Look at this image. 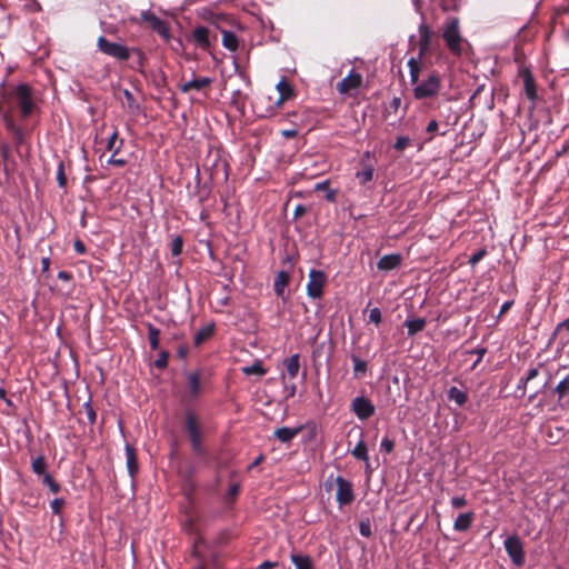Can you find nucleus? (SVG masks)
Segmentation results:
<instances>
[{
    "label": "nucleus",
    "instance_id": "nucleus-1",
    "mask_svg": "<svg viewBox=\"0 0 569 569\" xmlns=\"http://www.w3.org/2000/svg\"><path fill=\"white\" fill-rule=\"evenodd\" d=\"M9 97L20 110L22 118L31 116L37 108L34 91L29 84H18L10 92Z\"/></svg>",
    "mask_w": 569,
    "mask_h": 569
},
{
    "label": "nucleus",
    "instance_id": "nucleus-2",
    "mask_svg": "<svg viewBox=\"0 0 569 569\" xmlns=\"http://www.w3.org/2000/svg\"><path fill=\"white\" fill-rule=\"evenodd\" d=\"M413 97L418 100L435 98L441 89L440 77L432 72L427 79L413 83Z\"/></svg>",
    "mask_w": 569,
    "mask_h": 569
},
{
    "label": "nucleus",
    "instance_id": "nucleus-3",
    "mask_svg": "<svg viewBox=\"0 0 569 569\" xmlns=\"http://www.w3.org/2000/svg\"><path fill=\"white\" fill-rule=\"evenodd\" d=\"M442 37L446 41L448 49L453 54L459 56L462 51V47H461L462 38L460 34V30H459L458 18H449L447 20Z\"/></svg>",
    "mask_w": 569,
    "mask_h": 569
},
{
    "label": "nucleus",
    "instance_id": "nucleus-4",
    "mask_svg": "<svg viewBox=\"0 0 569 569\" xmlns=\"http://www.w3.org/2000/svg\"><path fill=\"white\" fill-rule=\"evenodd\" d=\"M98 48L104 54L120 61H127L131 57L130 48L118 42H111L104 37L98 39Z\"/></svg>",
    "mask_w": 569,
    "mask_h": 569
},
{
    "label": "nucleus",
    "instance_id": "nucleus-5",
    "mask_svg": "<svg viewBox=\"0 0 569 569\" xmlns=\"http://www.w3.org/2000/svg\"><path fill=\"white\" fill-rule=\"evenodd\" d=\"M184 428L189 435L193 452L197 455H201V430L197 417L192 411L186 412Z\"/></svg>",
    "mask_w": 569,
    "mask_h": 569
},
{
    "label": "nucleus",
    "instance_id": "nucleus-6",
    "mask_svg": "<svg viewBox=\"0 0 569 569\" xmlns=\"http://www.w3.org/2000/svg\"><path fill=\"white\" fill-rule=\"evenodd\" d=\"M327 282V274L321 270L311 269L307 283V293L312 299H320L323 295V287Z\"/></svg>",
    "mask_w": 569,
    "mask_h": 569
},
{
    "label": "nucleus",
    "instance_id": "nucleus-7",
    "mask_svg": "<svg viewBox=\"0 0 569 569\" xmlns=\"http://www.w3.org/2000/svg\"><path fill=\"white\" fill-rule=\"evenodd\" d=\"M503 546L511 561L517 567L522 566L525 562V551L520 539L517 536H510L505 540Z\"/></svg>",
    "mask_w": 569,
    "mask_h": 569
},
{
    "label": "nucleus",
    "instance_id": "nucleus-8",
    "mask_svg": "<svg viewBox=\"0 0 569 569\" xmlns=\"http://www.w3.org/2000/svg\"><path fill=\"white\" fill-rule=\"evenodd\" d=\"M335 481L337 486V502L340 507L350 505L355 500L352 483L340 476H338Z\"/></svg>",
    "mask_w": 569,
    "mask_h": 569
},
{
    "label": "nucleus",
    "instance_id": "nucleus-9",
    "mask_svg": "<svg viewBox=\"0 0 569 569\" xmlns=\"http://www.w3.org/2000/svg\"><path fill=\"white\" fill-rule=\"evenodd\" d=\"M279 97L274 102V106L267 110L266 113H261L260 117H271L274 113V110L283 104L284 101L291 99L295 96V91L292 86L282 78L276 86Z\"/></svg>",
    "mask_w": 569,
    "mask_h": 569
},
{
    "label": "nucleus",
    "instance_id": "nucleus-10",
    "mask_svg": "<svg viewBox=\"0 0 569 569\" xmlns=\"http://www.w3.org/2000/svg\"><path fill=\"white\" fill-rule=\"evenodd\" d=\"M351 410L360 420H366L375 413V406L365 397H356L351 402Z\"/></svg>",
    "mask_w": 569,
    "mask_h": 569
},
{
    "label": "nucleus",
    "instance_id": "nucleus-11",
    "mask_svg": "<svg viewBox=\"0 0 569 569\" xmlns=\"http://www.w3.org/2000/svg\"><path fill=\"white\" fill-rule=\"evenodd\" d=\"M143 21L148 22L150 27L161 37L169 38V29L163 20L158 18L153 12L147 10L141 12Z\"/></svg>",
    "mask_w": 569,
    "mask_h": 569
},
{
    "label": "nucleus",
    "instance_id": "nucleus-12",
    "mask_svg": "<svg viewBox=\"0 0 569 569\" xmlns=\"http://www.w3.org/2000/svg\"><path fill=\"white\" fill-rule=\"evenodd\" d=\"M362 83V76L353 69L338 84L337 90L340 93H348L351 90L358 89Z\"/></svg>",
    "mask_w": 569,
    "mask_h": 569
},
{
    "label": "nucleus",
    "instance_id": "nucleus-13",
    "mask_svg": "<svg viewBox=\"0 0 569 569\" xmlns=\"http://www.w3.org/2000/svg\"><path fill=\"white\" fill-rule=\"evenodd\" d=\"M213 80L209 77H193L191 80L179 84V89L188 93L192 90L203 91L212 84Z\"/></svg>",
    "mask_w": 569,
    "mask_h": 569
},
{
    "label": "nucleus",
    "instance_id": "nucleus-14",
    "mask_svg": "<svg viewBox=\"0 0 569 569\" xmlns=\"http://www.w3.org/2000/svg\"><path fill=\"white\" fill-rule=\"evenodd\" d=\"M519 77L523 81V88H525V93H526L527 98L532 102L536 101L537 89H536L535 78H533L531 71L528 68H520Z\"/></svg>",
    "mask_w": 569,
    "mask_h": 569
},
{
    "label": "nucleus",
    "instance_id": "nucleus-15",
    "mask_svg": "<svg viewBox=\"0 0 569 569\" xmlns=\"http://www.w3.org/2000/svg\"><path fill=\"white\" fill-rule=\"evenodd\" d=\"M432 30L426 23L419 27V57L426 56L431 50Z\"/></svg>",
    "mask_w": 569,
    "mask_h": 569
},
{
    "label": "nucleus",
    "instance_id": "nucleus-16",
    "mask_svg": "<svg viewBox=\"0 0 569 569\" xmlns=\"http://www.w3.org/2000/svg\"><path fill=\"white\" fill-rule=\"evenodd\" d=\"M187 389L190 398H197L200 395V380L202 372L200 370L188 371L184 373Z\"/></svg>",
    "mask_w": 569,
    "mask_h": 569
},
{
    "label": "nucleus",
    "instance_id": "nucleus-17",
    "mask_svg": "<svg viewBox=\"0 0 569 569\" xmlns=\"http://www.w3.org/2000/svg\"><path fill=\"white\" fill-rule=\"evenodd\" d=\"M402 256L400 253H390L381 257L377 262V267L381 271H391L400 267Z\"/></svg>",
    "mask_w": 569,
    "mask_h": 569
},
{
    "label": "nucleus",
    "instance_id": "nucleus-18",
    "mask_svg": "<svg viewBox=\"0 0 569 569\" xmlns=\"http://www.w3.org/2000/svg\"><path fill=\"white\" fill-rule=\"evenodd\" d=\"M302 427L289 428L282 427L274 430L273 436L280 442L287 443L290 442L300 431Z\"/></svg>",
    "mask_w": 569,
    "mask_h": 569
},
{
    "label": "nucleus",
    "instance_id": "nucleus-19",
    "mask_svg": "<svg viewBox=\"0 0 569 569\" xmlns=\"http://www.w3.org/2000/svg\"><path fill=\"white\" fill-rule=\"evenodd\" d=\"M286 373L290 379H295L298 376L300 369V355L295 353L283 360Z\"/></svg>",
    "mask_w": 569,
    "mask_h": 569
},
{
    "label": "nucleus",
    "instance_id": "nucleus-20",
    "mask_svg": "<svg viewBox=\"0 0 569 569\" xmlns=\"http://www.w3.org/2000/svg\"><path fill=\"white\" fill-rule=\"evenodd\" d=\"M422 58L423 57H419V56L411 57L407 62V66L409 68L411 84L417 83V81L419 80V76L422 70Z\"/></svg>",
    "mask_w": 569,
    "mask_h": 569
},
{
    "label": "nucleus",
    "instance_id": "nucleus-21",
    "mask_svg": "<svg viewBox=\"0 0 569 569\" xmlns=\"http://www.w3.org/2000/svg\"><path fill=\"white\" fill-rule=\"evenodd\" d=\"M475 519V513L472 511L460 513L453 522V529L456 531H467Z\"/></svg>",
    "mask_w": 569,
    "mask_h": 569
},
{
    "label": "nucleus",
    "instance_id": "nucleus-22",
    "mask_svg": "<svg viewBox=\"0 0 569 569\" xmlns=\"http://www.w3.org/2000/svg\"><path fill=\"white\" fill-rule=\"evenodd\" d=\"M290 281V274L287 271H279L273 281V290L278 297H283L284 288Z\"/></svg>",
    "mask_w": 569,
    "mask_h": 569
},
{
    "label": "nucleus",
    "instance_id": "nucleus-23",
    "mask_svg": "<svg viewBox=\"0 0 569 569\" xmlns=\"http://www.w3.org/2000/svg\"><path fill=\"white\" fill-rule=\"evenodd\" d=\"M126 458H127V468H128L129 475L133 478L138 471V461H137L136 450L129 443L126 445Z\"/></svg>",
    "mask_w": 569,
    "mask_h": 569
},
{
    "label": "nucleus",
    "instance_id": "nucleus-24",
    "mask_svg": "<svg viewBox=\"0 0 569 569\" xmlns=\"http://www.w3.org/2000/svg\"><path fill=\"white\" fill-rule=\"evenodd\" d=\"M373 172H375L373 164L370 162H366L363 159L362 160V170H360L356 173V178L359 180L360 184H366L367 182L372 180Z\"/></svg>",
    "mask_w": 569,
    "mask_h": 569
},
{
    "label": "nucleus",
    "instance_id": "nucleus-25",
    "mask_svg": "<svg viewBox=\"0 0 569 569\" xmlns=\"http://www.w3.org/2000/svg\"><path fill=\"white\" fill-rule=\"evenodd\" d=\"M290 559L296 569H313V562L307 555L292 552Z\"/></svg>",
    "mask_w": 569,
    "mask_h": 569
},
{
    "label": "nucleus",
    "instance_id": "nucleus-26",
    "mask_svg": "<svg viewBox=\"0 0 569 569\" xmlns=\"http://www.w3.org/2000/svg\"><path fill=\"white\" fill-rule=\"evenodd\" d=\"M427 325L426 319L423 318H413L407 319L405 321V327L408 330V336H415L416 333L422 331Z\"/></svg>",
    "mask_w": 569,
    "mask_h": 569
},
{
    "label": "nucleus",
    "instance_id": "nucleus-27",
    "mask_svg": "<svg viewBox=\"0 0 569 569\" xmlns=\"http://www.w3.org/2000/svg\"><path fill=\"white\" fill-rule=\"evenodd\" d=\"M193 39L194 41L202 48H208L210 44L209 41V30L206 27H197L193 32Z\"/></svg>",
    "mask_w": 569,
    "mask_h": 569
},
{
    "label": "nucleus",
    "instance_id": "nucleus-28",
    "mask_svg": "<svg viewBox=\"0 0 569 569\" xmlns=\"http://www.w3.org/2000/svg\"><path fill=\"white\" fill-rule=\"evenodd\" d=\"M448 399L455 401L459 407H462L468 401V395L466 391H462L457 387H451L448 390Z\"/></svg>",
    "mask_w": 569,
    "mask_h": 569
},
{
    "label": "nucleus",
    "instance_id": "nucleus-29",
    "mask_svg": "<svg viewBox=\"0 0 569 569\" xmlns=\"http://www.w3.org/2000/svg\"><path fill=\"white\" fill-rule=\"evenodd\" d=\"M351 455L358 460L366 461V462L369 461L368 448L362 438L358 441L356 447L351 450Z\"/></svg>",
    "mask_w": 569,
    "mask_h": 569
},
{
    "label": "nucleus",
    "instance_id": "nucleus-30",
    "mask_svg": "<svg viewBox=\"0 0 569 569\" xmlns=\"http://www.w3.org/2000/svg\"><path fill=\"white\" fill-rule=\"evenodd\" d=\"M222 44L230 51L238 49V38L231 31H222Z\"/></svg>",
    "mask_w": 569,
    "mask_h": 569
},
{
    "label": "nucleus",
    "instance_id": "nucleus-31",
    "mask_svg": "<svg viewBox=\"0 0 569 569\" xmlns=\"http://www.w3.org/2000/svg\"><path fill=\"white\" fill-rule=\"evenodd\" d=\"M242 372L246 376L257 375L261 377L266 375L267 370L263 368L260 360H256L251 366L243 367Z\"/></svg>",
    "mask_w": 569,
    "mask_h": 569
},
{
    "label": "nucleus",
    "instance_id": "nucleus-32",
    "mask_svg": "<svg viewBox=\"0 0 569 569\" xmlns=\"http://www.w3.org/2000/svg\"><path fill=\"white\" fill-rule=\"evenodd\" d=\"M160 330L152 325H148V339L150 348L157 350L159 348Z\"/></svg>",
    "mask_w": 569,
    "mask_h": 569
},
{
    "label": "nucleus",
    "instance_id": "nucleus-33",
    "mask_svg": "<svg viewBox=\"0 0 569 569\" xmlns=\"http://www.w3.org/2000/svg\"><path fill=\"white\" fill-rule=\"evenodd\" d=\"M32 471L38 475L42 476L47 472V462L43 456H38L32 460L31 463Z\"/></svg>",
    "mask_w": 569,
    "mask_h": 569
},
{
    "label": "nucleus",
    "instance_id": "nucleus-34",
    "mask_svg": "<svg viewBox=\"0 0 569 569\" xmlns=\"http://www.w3.org/2000/svg\"><path fill=\"white\" fill-rule=\"evenodd\" d=\"M212 333H213L212 326H207V327L201 328L194 336V345L196 346L201 345L206 339L211 337Z\"/></svg>",
    "mask_w": 569,
    "mask_h": 569
},
{
    "label": "nucleus",
    "instance_id": "nucleus-35",
    "mask_svg": "<svg viewBox=\"0 0 569 569\" xmlns=\"http://www.w3.org/2000/svg\"><path fill=\"white\" fill-rule=\"evenodd\" d=\"M42 477V483L47 486L52 493H58L61 489L60 485L53 480L50 473L46 472Z\"/></svg>",
    "mask_w": 569,
    "mask_h": 569
},
{
    "label": "nucleus",
    "instance_id": "nucleus-36",
    "mask_svg": "<svg viewBox=\"0 0 569 569\" xmlns=\"http://www.w3.org/2000/svg\"><path fill=\"white\" fill-rule=\"evenodd\" d=\"M315 190H317V191L326 190L327 191V194H326L327 200L331 201V202H333L336 200V191L329 189V182L328 181L318 182L315 186Z\"/></svg>",
    "mask_w": 569,
    "mask_h": 569
},
{
    "label": "nucleus",
    "instance_id": "nucleus-37",
    "mask_svg": "<svg viewBox=\"0 0 569 569\" xmlns=\"http://www.w3.org/2000/svg\"><path fill=\"white\" fill-rule=\"evenodd\" d=\"M182 248H183V240H182L181 236H176L171 242L172 256L178 257L179 254H181Z\"/></svg>",
    "mask_w": 569,
    "mask_h": 569
},
{
    "label": "nucleus",
    "instance_id": "nucleus-38",
    "mask_svg": "<svg viewBox=\"0 0 569 569\" xmlns=\"http://www.w3.org/2000/svg\"><path fill=\"white\" fill-rule=\"evenodd\" d=\"M57 181L60 188L67 186V176L64 173V163L61 161L57 169Z\"/></svg>",
    "mask_w": 569,
    "mask_h": 569
},
{
    "label": "nucleus",
    "instance_id": "nucleus-39",
    "mask_svg": "<svg viewBox=\"0 0 569 569\" xmlns=\"http://www.w3.org/2000/svg\"><path fill=\"white\" fill-rule=\"evenodd\" d=\"M353 370L356 373H363L367 370V362L358 358L357 356H352Z\"/></svg>",
    "mask_w": 569,
    "mask_h": 569
},
{
    "label": "nucleus",
    "instance_id": "nucleus-40",
    "mask_svg": "<svg viewBox=\"0 0 569 569\" xmlns=\"http://www.w3.org/2000/svg\"><path fill=\"white\" fill-rule=\"evenodd\" d=\"M83 409L87 413V418H88L89 422L91 425H93L96 422L97 413H96L94 409L92 408L91 402L90 401L84 402Z\"/></svg>",
    "mask_w": 569,
    "mask_h": 569
},
{
    "label": "nucleus",
    "instance_id": "nucleus-41",
    "mask_svg": "<svg viewBox=\"0 0 569 569\" xmlns=\"http://www.w3.org/2000/svg\"><path fill=\"white\" fill-rule=\"evenodd\" d=\"M410 144V139L408 137H398L396 142L393 143V148L397 151H403Z\"/></svg>",
    "mask_w": 569,
    "mask_h": 569
},
{
    "label": "nucleus",
    "instance_id": "nucleus-42",
    "mask_svg": "<svg viewBox=\"0 0 569 569\" xmlns=\"http://www.w3.org/2000/svg\"><path fill=\"white\" fill-rule=\"evenodd\" d=\"M380 448L382 451L390 453V452H392V450L395 448V441L392 439H390L389 437H385V438H382V440L380 442Z\"/></svg>",
    "mask_w": 569,
    "mask_h": 569
},
{
    "label": "nucleus",
    "instance_id": "nucleus-43",
    "mask_svg": "<svg viewBox=\"0 0 569 569\" xmlns=\"http://www.w3.org/2000/svg\"><path fill=\"white\" fill-rule=\"evenodd\" d=\"M359 532L361 536L367 538L372 535L371 525L369 520H365L359 523Z\"/></svg>",
    "mask_w": 569,
    "mask_h": 569
},
{
    "label": "nucleus",
    "instance_id": "nucleus-44",
    "mask_svg": "<svg viewBox=\"0 0 569 569\" xmlns=\"http://www.w3.org/2000/svg\"><path fill=\"white\" fill-rule=\"evenodd\" d=\"M123 96L126 98V102H127L128 108H130V109H139V106L136 103V99H134L132 92H130L128 89H124L123 90Z\"/></svg>",
    "mask_w": 569,
    "mask_h": 569
},
{
    "label": "nucleus",
    "instance_id": "nucleus-45",
    "mask_svg": "<svg viewBox=\"0 0 569 569\" xmlns=\"http://www.w3.org/2000/svg\"><path fill=\"white\" fill-rule=\"evenodd\" d=\"M169 353L162 351L159 358L154 361V366L159 369H164L168 366Z\"/></svg>",
    "mask_w": 569,
    "mask_h": 569
},
{
    "label": "nucleus",
    "instance_id": "nucleus-46",
    "mask_svg": "<svg viewBox=\"0 0 569 569\" xmlns=\"http://www.w3.org/2000/svg\"><path fill=\"white\" fill-rule=\"evenodd\" d=\"M64 506V500L62 498H56L50 502V507L53 513L58 515L62 507Z\"/></svg>",
    "mask_w": 569,
    "mask_h": 569
},
{
    "label": "nucleus",
    "instance_id": "nucleus-47",
    "mask_svg": "<svg viewBox=\"0 0 569 569\" xmlns=\"http://www.w3.org/2000/svg\"><path fill=\"white\" fill-rule=\"evenodd\" d=\"M369 321L376 325L381 322V311L379 308H372L369 313Z\"/></svg>",
    "mask_w": 569,
    "mask_h": 569
},
{
    "label": "nucleus",
    "instance_id": "nucleus-48",
    "mask_svg": "<svg viewBox=\"0 0 569 569\" xmlns=\"http://www.w3.org/2000/svg\"><path fill=\"white\" fill-rule=\"evenodd\" d=\"M131 54L137 57V69H141L144 64V54L140 49H131Z\"/></svg>",
    "mask_w": 569,
    "mask_h": 569
},
{
    "label": "nucleus",
    "instance_id": "nucleus-49",
    "mask_svg": "<svg viewBox=\"0 0 569 569\" xmlns=\"http://www.w3.org/2000/svg\"><path fill=\"white\" fill-rule=\"evenodd\" d=\"M486 352H487L486 348H476V349L469 351V353L477 355V360L475 361V363L471 367L472 370L476 369V367L482 360Z\"/></svg>",
    "mask_w": 569,
    "mask_h": 569
},
{
    "label": "nucleus",
    "instance_id": "nucleus-50",
    "mask_svg": "<svg viewBox=\"0 0 569 569\" xmlns=\"http://www.w3.org/2000/svg\"><path fill=\"white\" fill-rule=\"evenodd\" d=\"M486 250L485 249H480L478 250L477 252H475L470 258H469V263L471 266H476L480 260H482V258L486 256Z\"/></svg>",
    "mask_w": 569,
    "mask_h": 569
},
{
    "label": "nucleus",
    "instance_id": "nucleus-51",
    "mask_svg": "<svg viewBox=\"0 0 569 569\" xmlns=\"http://www.w3.org/2000/svg\"><path fill=\"white\" fill-rule=\"evenodd\" d=\"M450 502L452 508L459 509L467 505V499L463 496H457L452 497Z\"/></svg>",
    "mask_w": 569,
    "mask_h": 569
},
{
    "label": "nucleus",
    "instance_id": "nucleus-52",
    "mask_svg": "<svg viewBox=\"0 0 569 569\" xmlns=\"http://www.w3.org/2000/svg\"><path fill=\"white\" fill-rule=\"evenodd\" d=\"M12 134H13L14 141L18 144L23 142L24 136H23V131L20 127H13Z\"/></svg>",
    "mask_w": 569,
    "mask_h": 569
},
{
    "label": "nucleus",
    "instance_id": "nucleus-53",
    "mask_svg": "<svg viewBox=\"0 0 569 569\" xmlns=\"http://www.w3.org/2000/svg\"><path fill=\"white\" fill-rule=\"evenodd\" d=\"M117 137H118V133H117V131H114V132L110 136V138H109V140H108V146H107V147H108V150H113V152H114V153H117V152L119 151V148H120V147H116V146H114V144H116Z\"/></svg>",
    "mask_w": 569,
    "mask_h": 569
},
{
    "label": "nucleus",
    "instance_id": "nucleus-54",
    "mask_svg": "<svg viewBox=\"0 0 569 569\" xmlns=\"http://www.w3.org/2000/svg\"><path fill=\"white\" fill-rule=\"evenodd\" d=\"M538 375H539V368H531V369H529L528 372H527V376L525 377V385H528Z\"/></svg>",
    "mask_w": 569,
    "mask_h": 569
},
{
    "label": "nucleus",
    "instance_id": "nucleus-55",
    "mask_svg": "<svg viewBox=\"0 0 569 569\" xmlns=\"http://www.w3.org/2000/svg\"><path fill=\"white\" fill-rule=\"evenodd\" d=\"M0 399L4 401V403L7 405L8 408H14V405L11 401V399H9L7 397V391L1 387H0Z\"/></svg>",
    "mask_w": 569,
    "mask_h": 569
},
{
    "label": "nucleus",
    "instance_id": "nucleus-56",
    "mask_svg": "<svg viewBox=\"0 0 569 569\" xmlns=\"http://www.w3.org/2000/svg\"><path fill=\"white\" fill-rule=\"evenodd\" d=\"M74 250L79 254H83L86 252V246L81 240H76L73 243Z\"/></svg>",
    "mask_w": 569,
    "mask_h": 569
},
{
    "label": "nucleus",
    "instance_id": "nucleus-57",
    "mask_svg": "<svg viewBox=\"0 0 569 569\" xmlns=\"http://www.w3.org/2000/svg\"><path fill=\"white\" fill-rule=\"evenodd\" d=\"M306 212H307V208L303 204H298L295 208L293 217H295V219H298L301 216H303Z\"/></svg>",
    "mask_w": 569,
    "mask_h": 569
},
{
    "label": "nucleus",
    "instance_id": "nucleus-58",
    "mask_svg": "<svg viewBox=\"0 0 569 569\" xmlns=\"http://www.w3.org/2000/svg\"><path fill=\"white\" fill-rule=\"evenodd\" d=\"M108 163L114 164V166H119V167H123L126 164V160L124 159L116 158V153L113 152L111 158L108 160Z\"/></svg>",
    "mask_w": 569,
    "mask_h": 569
},
{
    "label": "nucleus",
    "instance_id": "nucleus-59",
    "mask_svg": "<svg viewBox=\"0 0 569 569\" xmlns=\"http://www.w3.org/2000/svg\"><path fill=\"white\" fill-rule=\"evenodd\" d=\"M438 127H439V126H438L437 120H435V119H433V120H431V121L428 123V126H427V128H426V131H427L428 133H435V132L438 130Z\"/></svg>",
    "mask_w": 569,
    "mask_h": 569
},
{
    "label": "nucleus",
    "instance_id": "nucleus-60",
    "mask_svg": "<svg viewBox=\"0 0 569 569\" xmlns=\"http://www.w3.org/2000/svg\"><path fill=\"white\" fill-rule=\"evenodd\" d=\"M58 278H59L60 280H63V281H70V280H71V278H72V276H71V273H70V272L64 271V270H61V271H59V273H58Z\"/></svg>",
    "mask_w": 569,
    "mask_h": 569
},
{
    "label": "nucleus",
    "instance_id": "nucleus-61",
    "mask_svg": "<svg viewBox=\"0 0 569 569\" xmlns=\"http://www.w3.org/2000/svg\"><path fill=\"white\" fill-rule=\"evenodd\" d=\"M41 268H42V272H47L50 268V258L49 257H43L41 259Z\"/></svg>",
    "mask_w": 569,
    "mask_h": 569
},
{
    "label": "nucleus",
    "instance_id": "nucleus-62",
    "mask_svg": "<svg viewBox=\"0 0 569 569\" xmlns=\"http://www.w3.org/2000/svg\"><path fill=\"white\" fill-rule=\"evenodd\" d=\"M277 566L276 562H271V561H263L262 563L259 565L258 569H272Z\"/></svg>",
    "mask_w": 569,
    "mask_h": 569
},
{
    "label": "nucleus",
    "instance_id": "nucleus-63",
    "mask_svg": "<svg viewBox=\"0 0 569 569\" xmlns=\"http://www.w3.org/2000/svg\"><path fill=\"white\" fill-rule=\"evenodd\" d=\"M263 455H260L258 456L249 466V469H252L254 467H257L259 463H261L263 461Z\"/></svg>",
    "mask_w": 569,
    "mask_h": 569
},
{
    "label": "nucleus",
    "instance_id": "nucleus-64",
    "mask_svg": "<svg viewBox=\"0 0 569 569\" xmlns=\"http://www.w3.org/2000/svg\"><path fill=\"white\" fill-rule=\"evenodd\" d=\"M562 329H566L567 331H569V319H566L558 325L557 331H560Z\"/></svg>",
    "mask_w": 569,
    "mask_h": 569
}]
</instances>
